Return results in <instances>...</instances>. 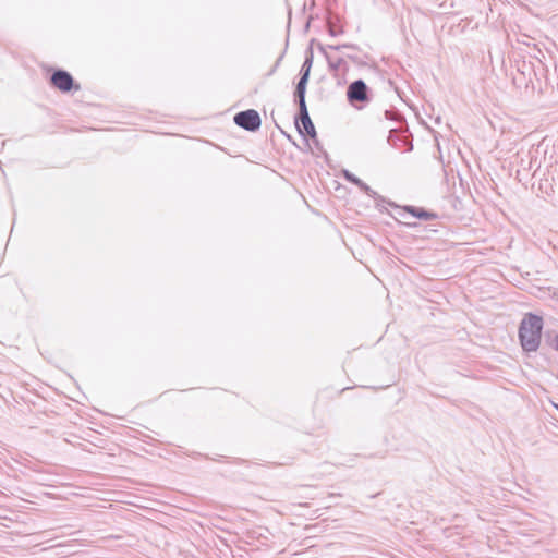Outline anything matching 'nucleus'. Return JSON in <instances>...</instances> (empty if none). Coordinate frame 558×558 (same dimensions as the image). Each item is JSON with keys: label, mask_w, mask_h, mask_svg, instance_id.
Returning <instances> with one entry per match:
<instances>
[{"label": "nucleus", "mask_w": 558, "mask_h": 558, "mask_svg": "<svg viewBox=\"0 0 558 558\" xmlns=\"http://www.w3.org/2000/svg\"><path fill=\"white\" fill-rule=\"evenodd\" d=\"M544 328V316L536 312L524 313L518 325V342L522 355L527 359L538 355L543 367L553 364L550 350L558 353V331Z\"/></svg>", "instance_id": "nucleus-1"}, {"label": "nucleus", "mask_w": 558, "mask_h": 558, "mask_svg": "<svg viewBox=\"0 0 558 558\" xmlns=\"http://www.w3.org/2000/svg\"><path fill=\"white\" fill-rule=\"evenodd\" d=\"M345 96L351 107L363 110L373 101L374 93L364 80L357 78L348 85Z\"/></svg>", "instance_id": "nucleus-2"}, {"label": "nucleus", "mask_w": 558, "mask_h": 558, "mask_svg": "<svg viewBox=\"0 0 558 558\" xmlns=\"http://www.w3.org/2000/svg\"><path fill=\"white\" fill-rule=\"evenodd\" d=\"M48 84L51 88L62 94L73 95L81 89V84L73 75L69 71L58 66L50 69Z\"/></svg>", "instance_id": "nucleus-3"}, {"label": "nucleus", "mask_w": 558, "mask_h": 558, "mask_svg": "<svg viewBox=\"0 0 558 558\" xmlns=\"http://www.w3.org/2000/svg\"><path fill=\"white\" fill-rule=\"evenodd\" d=\"M294 126L304 142L307 150L311 149L310 141L316 140L317 131L311 119L308 110L296 112L294 114Z\"/></svg>", "instance_id": "nucleus-4"}, {"label": "nucleus", "mask_w": 558, "mask_h": 558, "mask_svg": "<svg viewBox=\"0 0 558 558\" xmlns=\"http://www.w3.org/2000/svg\"><path fill=\"white\" fill-rule=\"evenodd\" d=\"M233 123L247 132L255 133L262 126V118L257 110L246 109L233 116Z\"/></svg>", "instance_id": "nucleus-5"}, {"label": "nucleus", "mask_w": 558, "mask_h": 558, "mask_svg": "<svg viewBox=\"0 0 558 558\" xmlns=\"http://www.w3.org/2000/svg\"><path fill=\"white\" fill-rule=\"evenodd\" d=\"M554 59L551 61L541 60L539 62H532V78L534 83H537L536 88L543 89L542 82L544 81L545 87H554V82L550 76V66H553Z\"/></svg>", "instance_id": "nucleus-6"}, {"label": "nucleus", "mask_w": 558, "mask_h": 558, "mask_svg": "<svg viewBox=\"0 0 558 558\" xmlns=\"http://www.w3.org/2000/svg\"><path fill=\"white\" fill-rule=\"evenodd\" d=\"M314 45L316 46L317 50L324 56L326 61H327V57H332L328 52V50L342 51V49H349L352 51H361V47L359 45L352 44V43L324 45L320 41H318L317 39L312 38L310 40L308 47L313 48Z\"/></svg>", "instance_id": "nucleus-7"}, {"label": "nucleus", "mask_w": 558, "mask_h": 558, "mask_svg": "<svg viewBox=\"0 0 558 558\" xmlns=\"http://www.w3.org/2000/svg\"><path fill=\"white\" fill-rule=\"evenodd\" d=\"M401 210L421 221H432L439 218V214L426 207L403 205Z\"/></svg>", "instance_id": "nucleus-8"}, {"label": "nucleus", "mask_w": 558, "mask_h": 558, "mask_svg": "<svg viewBox=\"0 0 558 558\" xmlns=\"http://www.w3.org/2000/svg\"><path fill=\"white\" fill-rule=\"evenodd\" d=\"M341 177L349 183L355 185L359 187L361 192L366 194L369 197L379 198V193H377L375 190H373L367 183H365L362 179L356 177L353 172H351L348 169H342Z\"/></svg>", "instance_id": "nucleus-9"}, {"label": "nucleus", "mask_w": 558, "mask_h": 558, "mask_svg": "<svg viewBox=\"0 0 558 558\" xmlns=\"http://www.w3.org/2000/svg\"><path fill=\"white\" fill-rule=\"evenodd\" d=\"M525 54L523 58L527 57L532 62H539L541 60L551 61L554 59L553 54L548 50L541 49L537 45H526Z\"/></svg>", "instance_id": "nucleus-10"}, {"label": "nucleus", "mask_w": 558, "mask_h": 558, "mask_svg": "<svg viewBox=\"0 0 558 558\" xmlns=\"http://www.w3.org/2000/svg\"><path fill=\"white\" fill-rule=\"evenodd\" d=\"M514 61L517 63L518 72L522 74L524 78H527L525 82V87L527 88L531 85L532 89H536V84L532 78V61H526L524 59L521 63L517 59Z\"/></svg>", "instance_id": "nucleus-11"}, {"label": "nucleus", "mask_w": 558, "mask_h": 558, "mask_svg": "<svg viewBox=\"0 0 558 558\" xmlns=\"http://www.w3.org/2000/svg\"><path fill=\"white\" fill-rule=\"evenodd\" d=\"M327 68L329 73H348L350 69L344 57H327Z\"/></svg>", "instance_id": "nucleus-12"}, {"label": "nucleus", "mask_w": 558, "mask_h": 558, "mask_svg": "<svg viewBox=\"0 0 558 558\" xmlns=\"http://www.w3.org/2000/svg\"><path fill=\"white\" fill-rule=\"evenodd\" d=\"M387 142L393 148H402L408 142V134L398 129H391L387 136Z\"/></svg>", "instance_id": "nucleus-13"}, {"label": "nucleus", "mask_w": 558, "mask_h": 558, "mask_svg": "<svg viewBox=\"0 0 558 558\" xmlns=\"http://www.w3.org/2000/svg\"><path fill=\"white\" fill-rule=\"evenodd\" d=\"M344 26L339 15H331L327 21V33L331 37H338L344 34Z\"/></svg>", "instance_id": "nucleus-14"}, {"label": "nucleus", "mask_w": 558, "mask_h": 558, "mask_svg": "<svg viewBox=\"0 0 558 558\" xmlns=\"http://www.w3.org/2000/svg\"><path fill=\"white\" fill-rule=\"evenodd\" d=\"M344 59L352 61L355 65L359 68H369L375 73H380L381 70L379 69L378 64L375 61H372V63H368L367 61H364L362 58H360L357 54L354 53H345L343 50L341 51Z\"/></svg>", "instance_id": "nucleus-15"}, {"label": "nucleus", "mask_w": 558, "mask_h": 558, "mask_svg": "<svg viewBox=\"0 0 558 558\" xmlns=\"http://www.w3.org/2000/svg\"><path fill=\"white\" fill-rule=\"evenodd\" d=\"M306 90L307 88L294 87L293 102L298 108V112L308 110L306 105Z\"/></svg>", "instance_id": "nucleus-16"}, {"label": "nucleus", "mask_w": 558, "mask_h": 558, "mask_svg": "<svg viewBox=\"0 0 558 558\" xmlns=\"http://www.w3.org/2000/svg\"><path fill=\"white\" fill-rule=\"evenodd\" d=\"M246 543H253L255 541L259 542L262 545H265L268 541V537L258 530H247L245 533Z\"/></svg>", "instance_id": "nucleus-17"}, {"label": "nucleus", "mask_w": 558, "mask_h": 558, "mask_svg": "<svg viewBox=\"0 0 558 558\" xmlns=\"http://www.w3.org/2000/svg\"><path fill=\"white\" fill-rule=\"evenodd\" d=\"M447 202L450 204L451 208L454 210V211H461L463 210V202L462 199L457 196V195H449L447 197Z\"/></svg>", "instance_id": "nucleus-18"}, {"label": "nucleus", "mask_w": 558, "mask_h": 558, "mask_svg": "<svg viewBox=\"0 0 558 558\" xmlns=\"http://www.w3.org/2000/svg\"><path fill=\"white\" fill-rule=\"evenodd\" d=\"M384 116H385V119L393 121L396 123H398L400 120L404 119L403 114L397 109L385 110Z\"/></svg>", "instance_id": "nucleus-19"}, {"label": "nucleus", "mask_w": 558, "mask_h": 558, "mask_svg": "<svg viewBox=\"0 0 558 558\" xmlns=\"http://www.w3.org/2000/svg\"><path fill=\"white\" fill-rule=\"evenodd\" d=\"M288 44H289V38L287 37V39H286V47H288ZM284 49H287V48H284ZM284 53H286V50H283V51L281 52V54L277 58V60H276V62L274 63V65H272V66L270 68V70L266 73V76H267V77L272 76V75L276 73L277 69L279 68V65H280V63H281V61H282V59H283V57H284Z\"/></svg>", "instance_id": "nucleus-20"}, {"label": "nucleus", "mask_w": 558, "mask_h": 558, "mask_svg": "<svg viewBox=\"0 0 558 558\" xmlns=\"http://www.w3.org/2000/svg\"><path fill=\"white\" fill-rule=\"evenodd\" d=\"M372 198L375 202L376 209H378L380 213H386V214L392 216V214L386 207V204H385L386 197L385 196L379 194V198H376V196L372 197Z\"/></svg>", "instance_id": "nucleus-21"}, {"label": "nucleus", "mask_w": 558, "mask_h": 558, "mask_svg": "<svg viewBox=\"0 0 558 558\" xmlns=\"http://www.w3.org/2000/svg\"><path fill=\"white\" fill-rule=\"evenodd\" d=\"M313 142L314 147L320 153V155L324 157L325 161L329 165L330 157L329 154L325 150L322 142L319 141L318 136H316V140H311Z\"/></svg>", "instance_id": "nucleus-22"}, {"label": "nucleus", "mask_w": 558, "mask_h": 558, "mask_svg": "<svg viewBox=\"0 0 558 558\" xmlns=\"http://www.w3.org/2000/svg\"><path fill=\"white\" fill-rule=\"evenodd\" d=\"M313 62H314V50L312 47H308L305 49V52H304V61H303V65L305 66H313Z\"/></svg>", "instance_id": "nucleus-23"}, {"label": "nucleus", "mask_w": 558, "mask_h": 558, "mask_svg": "<svg viewBox=\"0 0 558 558\" xmlns=\"http://www.w3.org/2000/svg\"><path fill=\"white\" fill-rule=\"evenodd\" d=\"M221 460H218L219 462H230L232 464H235V465H243V464H247L248 461L245 460V459H242V458H233L232 460H228L229 458L226 457V456H221Z\"/></svg>", "instance_id": "nucleus-24"}, {"label": "nucleus", "mask_w": 558, "mask_h": 558, "mask_svg": "<svg viewBox=\"0 0 558 558\" xmlns=\"http://www.w3.org/2000/svg\"><path fill=\"white\" fill-rule=\"evenodd\" d=\"M330 74L337 80V84L339 86L347 84V74L348 73L340 72V73H330Z\"/></svg>", "instance_id": "nucleus-25"}, {"label": "nucleus", "mask_w": 558, "mask_h": 558, "mask_svg": "<svg viewBox=\"0 0 558 558\" xmlns=\"http://www.w3.org/2000/svg\"><path fill=\"white\" fill-rule=\"evenodd\" d=\"M310 82V78H306L305 76L298 75V81L294 83V87H301V88H307V84Z\"/></svg>", "instance_id": "nucleus-26"}, {"label": "nucleus", "mask_w": 558, "mask_h": 558, "mask_svg": "<svg viewBox=\"0 0 558 558\" xmlns=\"http://www.w3.org/2000/svg\"><path fill=\"white\" fill-rule=\"evenodd\" d=\"M311 70H312L311 66H305V65L302 64L301 69H300V72H299V75L305 76L306 78H310L311 77Z\"/></svg>", "instance_id": "nucleus-27"}, {"label": "nucleus", "mask_w": 558, "mask_h": 558, "mask_svg": "<svg viewBox=\"0 0 558 558\" xmlns=\"http://www.w3.org/2000/svg\"><path fill=\"white\" fill-rule=\"evenodd\" d=\"M398 223L400 225H403L404 227L409 228V229H420L422 228V223L421 222H401V221H398Z\"/></svg>", "instance_id": "nucleus-28"}, {"label": "nucleus", "mask_w": 558, "mask_h": 558, "mask_svg": "<svg viewBox=\"0 0 558 558\" xmlns=\"http://www.w3.org/2000/svg\"><path fill=\"white\" fill-rule=\"evenodd\" d=\"M385 204H386V205H388V206H390L391 208H395V209H397V208H400V209H401V207L403 206V205H399V204H397L396 202H393V201H391V199H389V198H387V197H386V202H385Z\"/></svg>", "instance_id": "nucleus-29"}, {"label": "nucleus", "mask_w": 558, "mask_h": 558, "mask_svg": "<svg viewBox=\"0 0 558 558\" xmlns=\"http://www.w3.org/2000/svg\"><path fill=\"white\" fill-rule=\"evenodd\" d=\"M281 134L288 138L292 144H294L296 146V143L294 141V138L291 136V134L287 133L286 131L281 130Z\"/></svg>", "instance_id": "nucleus-30"}, {"label": "nucleus", "mask_w": 558, "mask_h": 558, "mask_svg": "<svg viewBox=\"0 0 558 558\" xmlns=\"http://www.w3.org/2000/svg\"><path fill=\"white\" fill-rule=\"evenodd\" d=\"M553 68H554V72H555V75H556V85L558 86V62L554 59V63H553Z\"/></svg>", "instance_id": "nucleus-31"}, {"label": "nucleus", "mask_w": 558, "mask_h": 558, "mask_svg": "<svg viewBox=\"0 0 558 558\" xmlns=\"http://www.w3.org/2000/svg\"><path fill=\"white\" fill-rule=\"evenodd\" d=\"M315 4H316V0H310L308 9H310V10H313V8L315 7Z\"/></svg>", "instance_id": "nucleus-32"}, {"label": "nucleus", "mask_w": 558, "mask_h": 558, "mask_svg": "<svg viewBox=\"0 0 558 558\" xmlns=\"http://www.w3.org/2000/svg\"><path fill=\"white\" fill-rule=\"evenodd\" d=\"M424 231L437 232V230H436V229H427L426 227H424Z\"/></svg>", "instance_id": "nucleus-33"}, {"label": "nucleus", "mask_w": 558, "mask_h": 558, "mask_svg": "<svg viewBox=\"0 0 558 558\" xmlns=\"http://www.w3.org/2000/svg\"><path fill=\"white\" fill-rule=\"evenodd\" d=\"M310 25H311V19L306 22L305 28L307 29L310 27Z\"/></svg>", "instance_id": "nucleus-34"}, {"label": "nucleus", "mask_w": 558, "mask_h": 558, "mask_svg": "<svg viewBox=\"0 0 558 558\" xmlns=\"http://www.w3.org/2000/svg\"><path fill=\"white\" fill-rule=\"evenodd\" d=\"M302 10H303L304 12L307 10V4H306V2L303 4Z\"/></svg>", "instance_id": "nucleus-35"}, {"label": "nucleus", "mask_w": 558, "mask_h": 558, "mask_svg": "<svg viewBox=\"0 0 558 558\" xmlns=\"http://www.w3.org/2000/svg\"><path fill=\"white\" fill-rule=\"evenodd\" d=\"M364 58L368 60L371 59V56L368 53H364Z\"/></svg>", "instance_id": "nucleus-36"}, {"label": "nucleus", "mask_w": 558, "mask_h": 558, "mask_svg": "<svg viewBox=\"0 0 558 558\" xmlns=\"http://www.w3.org/2000/svg\"><path fill=\"white\" fill-rule=\"evenodd\" d=\"M388 82L390 86H395V82L392 80H389Z\"/></svg>", "instance_id": "nucleus-37"}, {"label": "nucleus", "mask_w": 558, "mask_h": 558, "mask_svg": "<svg viewBox=\"0 0 558 558\" xmlns=\"http://www.w3.org/2000/svg\"><path fill=\"white\" fill-rule=\"evenodd\" d=\"M554 408L557 410L558 412V403H553Z\"/></svg>", "instance_id": "nucleus-38"}, {"label": "nucleus", "mask_w": 558, "mask_h": 558, "mask_svg": "<svg viewBox=\"0 0 558 558\" xmlns=\"http://www.w3.org/2000/svg\"><path fill=\"white\" fill-rule=\"evenodd\" d=\"M410 108H411L412 110H416V108H415V106H414V105H410Z\"/></svg>", "instance_id": "nucleus-39"}, {"label": "nucleus", "mask_w": 558, "mask_h": 558, "mask_svg": "<svg viewBox=\"0 0 558 558\" xmlns=\"http://www.w3.org/2000/svg\"><path fill=\"white\" fill-rule=\"evenodd\" d=\"M276 128H277L278 130H280V131L282 130V129H281V126H280L279 124H276Z\"/></svg>", "instance_id": "nucleus-40"}, {"label": "nucleus", "mask_w": 558, "mask_h": 558, "mask_svg": "<svg viewBox=\"0 0 558 558\" xmlns=\"http://www.w3.org/2000/svg\"><path fill=\"white\" fill-rule=\"evenodd\" d=\"M276 128H277L278 130H280V131L282 130V129H281V126H280L279 124H276Z\"/></svg>", "instance_id": "nucleus-41"}, {"label": "nucleus", "mask_w": 558, "mask_h": 558, "mask_svg": "<svg viewBox=\"0 0 558 558\" xmlns=\"http://www.w3.org/2000/svg\"><path fill=\"white\" fill-rule=\"evenodd\" d=\"M276 128H277L278 130H280V131L282 130V129H281V126H280L279 124H276Z\"/></svg>", "instance_id": "nucleus-42"}, {"label": "nucleus", "mask_w": 558, "mask_h": 558, "mask_svg": "<svg viewBox=\"0 0 558 558\" xmlns=\"http://www.w3.org/2000/svg\"><path fill=\"white\" fill-rule=\"evenodd\" d=\"M436 122H437V123H439V122H440V117H437Z\"/></svg>", "instance_id": "nucleus-43"}, {"label": "nucleus", "mask_w": 558, "mask_h": 558, "mask_svg": "<svg viewBox=\"0 0 558 558\" xmlns=\"http://www.w3.org/2000/svg\"><path fill=\"white\" fill-rule=\"evenodd\" d=\"M0 145H1V146H4V142H3V141H0Z\"/></svg>", "instance_id": "nucleus-44"}]
</instances>
